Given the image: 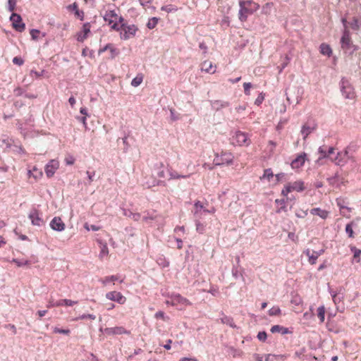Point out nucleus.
Instances as JSON below:
<instances>
[{
    "label": "nucleus",
    "instance_id": "nucleus-1",
    "mask_svg": "<svg viewBox=\"0 0 361 361\" xmlns=\"http://www.w3.org/2000/svg\"><path fill=\"white\" fill-rule=\"evenodd\" d=\"M238 18L241 22H245L247 17L257 11L259 5L252 0H243L239 2Z\"/></svg>",
    "mask_w": 361,
    "mask_h": 361
},
{
    "label": "nucleus",
    "instance_id": "nucleus-2",
    "mask_svg": "<svg viewBox=\"0 0 361 361\" xmlns=\"http://www.w3.org/2000/svg\"><path fill=\"white\" fill-rule=\"evenodd\" d=\"M234 155L228 150H221L214 154V164L215 166H231L234 163Z\"/></svg>",
    "mask_w": 361,
    "mask_h": 361
},
{
    "label": "nucleus",
    "instance_id": "nucleus-3",
    "mask_svg": "<svg viewBox=\"0 0 361 361\" xmlns=\"http://www.w3.org/2000/svg\"><path fill=\"white\" fill-rule=\"evenodd\" d=\"M104 20L111 28L116 31H119L118 25L124 21L122 16H119L114 10H107L104 15Z\"/></svg>",
    "mask_w": 361,
    "mask_h": 361
},
{
    "label": "nucleus",
    "instance_id": "nucleus-4",
    "mask_svg": "<svg viewBox=\"0 0 361 361\" xmlns=\"http://www.w3.org/2000/svg\"><path fill=\"white\" fill-rule=\"evenodd\" d=\"M120 38L123 40H128L135 36L138 27L134 24H128L124 21L118 25Z\"/></svg>",
    "mask_w": 361,
    "mask_h": 361
},
{
    "label": "nucleus",
    "instance_id": "nucleus-5",
    "mask_svg": "<svg viewBox=\"0 0 361 361\" xmlns=\"http://www.w3.org/2000/svg\"><path fill=\"white\" fill-rule=\"evenodd\" d=\"M354 152L353 147L349 146L343 152H338L334 159L331 158V159L338 165H343L347 161V159L355 162L356 159L354 156Z\"/></svg>",
    "mask_w": 361,
    "mask_h": 361
},
{
    "label": "nucleus",
    "instance_id": "nucleus-6",
    "mask_svg": "<svg viewBox=\"0 0 361 361\" xmlns=\"http://www.w3.org/2000/svg\"><path fill=\"white\" fill-rule=\"evenodd\" d=\"M306 189L305 183L301 180H296L294 182H289L286 184L281 191V195L287 197L288 194L292 192H302Z\"/></svg>",
    "mask_w": 361,
    "mask_h": 361
},
{
    "label": "nucleus",
    "instance_id": "nucleus-7",
    "mask_svg": "<svg viewBox=\"0 0 361 361\" xmlns=\"http://www.w3.org/2000/svg\"><path fill=\"white\" fill-rule=\"evenodd\" d=\"M341 92L345 99H353L355 97L354 89L347 80H342Z\"/></svg>",
    "mask_w": 361,
    "mask_h": 361
},
{
    "label": "nucleus",
    "instance_id": "nucleus-8",
    "mask_svg": "<svg viewBox=\"0 0 361 361\" xmlns=\"http://www.w3.org/2000/svg\"><path fill=\"white\" fill-rule=\"evenodd\" d=\"M170 304L172 306H181L185 307L192 305L191 302L187 298L181 296L180 294H173L171 297Z\"/></svg>",
    "mask_w": 361,
    "mask_h": 361
},
{
    "label": "nucleus",
    "instance_id": "nucleus-9",
    "mask_svg": "<svg viewBox=\"0 0 361 361\" xmlns=\"http://www.w3.org/2000/svg\"><path fill=\"white\" fill-rule=\"evenodd\" d=\"M105 297L106 299L116 302L120 305H123L126 302V298L118 291L113 290L106 293Z\"/></svg>",
    "mask_w": 361,
    "mask_h": 361
},
{
    "label": "nucleus",
    "instance_id": "nucleus-10",
    "mask_svg": "<svg viewBox=\"0 0 361 361\" xmlns=\"http://www.w3.org/2000/svg\"><path fill=\"white\" fill-rule=\"evenodd\" d=\"M233 140L239 146H248L250 145L251 141L248 135L244 132L237 131L233 136Z\"/></svg>",
    "mask_w": 361,
    "mask_h": 361
},
{
    "label": "nucleus",
    "instance_id": "nucleus-11",
    "mask_svg": "<svg viewBox=\"0 0 361 361\" xmlns=\"http://www.w3.org/2000/svg\"><path fill=\"white\" fill-rule=\"evenodd\" d=\"M59 168V161L56 159L50 160L45 166L44 171L47 178H51Z\"/></svg>",
    "mask_w": 361,
    "mask_h": 361
},
{
    "label": "nucleus",
    "instance_id": "nucleus-12",
    "mask_svg": "<svg viewBox=\"0 0 361 361\" xmlns=\"http://www.w3.org/2000/svg\"><path fill=\"white\" fill-rule=\"evenodd\" d=\"M342 21H343L345 30H344L343 36H342L341 39V47L343 49H348L350 48V43H351V38H350V32H349V30L347 28V25H346L347 21H346V20L345 18H343L342 20Z\"/></svg>",
    "mask_w": 361,
    "mask_h": 361
},
{
    "label": "nucleus",
    "instance_id": "nucleus-13",
    "mask_svg": "<svg viewBox=\"0 0 361 361\" xmlns=\"http://www.w3.org/2000/svg\"><path fill=\"white\" fill-rule=\"evenodd\" d=\"M10 19L12 22L13 27L16 30L23 32L25 30V25L23 23L20 15L13 13Z\"/></svg>",
    "mask_w": 361,
    "mask_h": 361
},
{
    "label": "nucleus",
    "instance_id": "nucleus-14",
    "mask_svg": "<svg viewBox=\"0 0 361 361\" xmlns=\"http://www.w3.org/2000/svg\"><path fill=\"white\" fill-rule=\"evenodd\" d=\"M91 25L90 23L83 24L81 30L76 35V39L80 42H83L90 35L91 31Z\"/></svg>",
    "mask_w": 361,
    "mask_h": 361
},
{
    "label": "nucleus",
    "instance_id": "nucleus-15",
    "mask_svg": "<svg viewBox=\"0 0 361 361\" xmlns=\"http://www.w3.org/2000/svg\"><path fill=\"white\" fill-rule=\"evenodd\" d=\"M324 250L319 251L310 250L307 249L305 251V255L308 257V262L311 264H314L317 262L318 257L324 253Z\"/></svg>",
    "mask_w": 361,
    "mask_h": 361
},
{
    "label": "nucleus",
    "instance_id": "nucleus-16",
    "mask_svg": "<svg viewBox=\"0 0 361 361\" xmlns=\"http://www.w3.org/2000/svg\"><path fill=\"white\" fill-rule=\"evenodd\" d=\"M29 218L31 220L32 224L34 226H41L44 224V221L40 216L39 211L37 209L30 212Z\"/></svg>",
    "mask_w": 361,
    "mask_h": 361
},
{
    "label": "nucleus",
    "instance_id": "nucleus-17",
    "mask_svg": "<svg viewBox=\"0 0 361 361\" xmlns=\"http://www.w3.org/2000/svg\"><path fill=\"white\" fill-rule=\"evenodd\" d=\"M200 69L202 72L214 74L216 72V66H214L212 61L205 60L201 63Z\"/></svg>",
    "mask_w": 361,
    "mask_h": 361
},
{
    "label": "nucleus",
    "instance_id": "nucleus-18",
    "mask_svg": "<svg viewBox=\"0 0 361 361\" xmlns=\"http://www.w3.org/2000/svg\"><path fill=\"white\" fill-rule=\"evenodd\" d=\"M51 228L57 231H62L65 229V224L60 217H54L50 222Z\"/></svg>",
    "mask_w": 361,
    "mask_h": 361
},
{
    "label": "nucleus",
    "instance_id": "nucleus-19",
    "mask_svg": "<svg viewBox=\"0 0 361 361\" xmlns=\"http://www.w3.org/2000/svg\"><path fill=\"white\" fill-rule=\"evenodd\" d=\"M306 154L305 152L299 154L297 156V157L292 161L291 162V167L293 169H298L302 167L306 160Z\"/></svg>",
    "mask_w": 361,
    "mask_h": 361
},
{
    "label": "nucleus",
    "instance_id": "nucleus-20",
    "mask_svg": "<svg viewBox=\"0 0 361 361\" xmlns=\"http://www.w3.org/2000/svg\"><path fill=\"white\" fill-rule=\"evenodd\" d=\"M118 280L120 281V283L123 281V279H120V276L118 275H111L101 278L99 281L102 283L103 286H106L110 283H113L114 284L115 281Z\"/></svg>",
    "mask_w": 361,
    "mask_h": 361
},
{
    "label": "nucleus",
    "instance_id": "nucleus-21",
    "mask_svg": "<svg viewBox=\"0 0 361 361\" xmlns=\"http://www.w3.org/2000/svg\"><path fill=\"white\" fill-rule=\"evenodd\" d=\"M106 51H109L110 52V57L111 59H114L116 56H117L119 54V50L117 49L114 44H108L103 48L100 49L99 50V54H101L102 52H104Z\"/></svg>",
    "mask_w": 361,
    "mask_h": 361
},
{
    "label": "nucleus",
    "instance_id": "nucleus-22",
    "mask_svg": "<svg viewBox=\"0 0 361 361\" xmlns=\"http://www.w3.org/2000/svg\"><path fill=\"white\" fill-rule=\"evenodd\" d=\"M106 331L109 334H129L130 332L127 331L124 327L123 326H116L112 327L106 329Z\"/></svg>",
    "mask_w": 361,
    "mask_h": 361
},
{
    "label": "nucleus",
    "instance_id": "nucleus-23",
    "mask_svg": "<svg viewBox=\"0 0 361 361\" xmlns=\"http://www.w3.org/2000/svg\"><path fill=\"white\" fill-rule=\"evenodd\" d=\"M68 9L69 11H73L75 12V16L79 18L81 20L84 18V12L82 11H80L78 8V5L77 3H73L68 6Z\"/></svg>",
    "mask_w": 361,
    "mask_h": 361
},
{
    "label": "nucleus",
    "instance_id": "nucleus-24",
    "mask_svg": "<svg viewBox=\"0 0 361 361\" xmlns=\"http://www.w3.org/2000/svg\"><path fill=\"white\" fill-rule=\"evenodd\" d=\"M310 214L312 215H317L323 219H326L329 216V212L320 208H313L310 210Z\"/></svg>",
    "mask_w": 361,
    "mask_h": 361
},
{
    "label": "nucleus",
    "instance_id": "nucleus-25",
    "mask_svg": "<svg viewBox=\"0 0 361 361\" xmlns=\"http://www.w3.org/2000/svg\"><path fill=\"white\" fill-rule=\"evenodd\" d=\"M315 129L314 126H310L307 123H305L302 126L301 129V134L303 135V139L305 140L307 137L314 131Z\"/></svg>",
    "mask_w": 361,
    "mask_h": 361
},
{
    "label": "nucleus",
    "instance_id": "nucleus-26",
    "mask_svg": "<svg viewBox=\"0 0 361 361\" xmlns=\"http://www.w3.org/2000/svg\"><path fill=\"white\" fill-rule=\"evenodd\" d=\"M270 331L273 334L279 333L281 334H287L290 333V331H289V329L288 328L280 326V325H274V326H271Z\"/></svg>",
    "mask_w": 361,
    "mask_h": 361
},
{
    "label": "nucleus",
    "instance_id": "nucleus-27",
    "mask_svg": "<svg viewBox=\"0 0 361 361\" xmlns=\"http://www.w3.org/2000/svg\"><path fill=\"white\" fill-rule=\"evenodd\" d=\"M357 227V224L355 221H352L350 223L348 224L345 226V232L348 234V237L350 238H353L355 237L353 228Z\"/></svg>",
    "mask_w": 361,
    "mask_h": 361
},
{
    "label": "nucleus",
    "instance_id": "nucleus-28",
    "mask_svg": "<svg viewBox=\"0 0 361 361\" xmlns=\"http://www.w3.org/2000/svg\"><path fill=\"white\" fill-rule=\"evenodd\" d=\"M320 52L323 55L330 56L332 54V49L329 44L322 43L320 45Z\"/></svg>",
    "mask_w": 361,
    "mask_h": 361
},
{
    "label": "nucleus",
    "instance_id": "nucleus-29",
    "mask_svg": "<svg viewBox=\"0 0 361 361\" xmlns=\"http://www.w3.org/2000/svg\"><path fill=\"white\" fill-rule=\"evenodd\" d=\"M28 174L30 177L32 176L36 180L42 178L43 175L42 171L37 169L36 167H34L32 170H30Z\"/></svg>",
    "mask_w": 361,
    "mask_h": 361
},
{
    "label": "nucleus",
    "instance_id": "nucleus-30",
    "mask_svg": "<svg viewBox=\"0 0 361 361\" xmlns=\"http://www.w3.org/2000/svg\"><path fill=\"white\" fill-rule=\"evenodd\" d=\"M11 262L15 263L18 267L30 265V262L24 259H13Z\"/></svg>",
    "mask_w": 361,
    "mask_h": 361
},
{
    "label": "nucleus",
    "instance_id": "nucleus-31",
    "mask_svg": "<svg viewBox=\"0 0 361 361\" xmlns=\"http://www.w3.org/2000/svg\"><path fill=\"white\" fill-rule=\"evenodd\" d=\"M190 175H180L176 171H172L169 173V180L171 179H180V178H188Z\"/></svg>",
    "mask_w": 361,
    "mask_h": 361
},
{
    "label": "nucleus",
    "instance_id": "nucleus-32",
    "mask_svg": "<svg viewBox=\"0 0 361 361\" xmlns=\"http://www.w3.org/2000/svg\"><path fill=\"white\" fill-rule=\"evenodd\" d=\"M143 80V75L137 74L135 78H133L131 81V85L133 87L139 86Z\"/></svg>",
    "mask_w": 361,
    "mask_h": 361
},
{
    "label": "nucleus",
    "instance_id": "nucleus-33",
    "mask_svg": "<svg viewBox=\"0 0 361 361\" xmlns=\"http://www.w3.org/2000/svg\"><path fill=\"white\" fill-rule=\"evenodd\" d=\"M158 22H159L158 18H156V17L151 18L149 19V20L147 23V27L150 30L154 29L157 26Z\"/></svg>",
    "mask_w": 361,
    "mask_h": 361
},
{
    "label": "nucleus",
    "instance_id": "nucleus-34",
    "mask_svg": "<svg viewBox=\"0 0 361 361\" xmlns=\"http://www.w3.org/2000/svg\"><path fill=\"white\" fill-rule=\"evenodd\" d=\"M350 27L355 30H358L361 27V18H354L350 23Z\"/></svg>",
    "mask_w": 361,
    "mask_h": 361
},
{
    "label": "nucleus",
    "instance_id": "nucleus-35",
    "mask_svg": "<svg viewBox=\"0 0 361 361\" xmlns=\"http://www.w3.org/2000/svg\"><path fill=\"white\" fill-rule=\"evenodd\" d=\"M317 317H319L320 322L323 323L325 319V308L324 306L319 307L317 309Z\"/></svg>",
    "mask_w": 361,
    "mask_h": 361
},
{
    "label": "nucleus",
    "instance_id": "nucleus-36",
    "mask_svg": "<svg viewBox=\"0 0 361 361\" xmlns=\"http://www.w3.org/2000/svg\"><path fill=\"white\" fill-rule=\"evenodd\" d=\"M276 147V143L272 140L269 141L266 150L268 152L269 155L273 154L274 152L275 148Z\"/></svg>",
    "mask_w": 361,
    "mask_h": 361
},
{
    "label": "nucleus",
    "instance_id": "nucleus-37",
    "mask_svg": "<svg viewBox=\"0 0 361 361\" xmlns=\"http://www.w3.org/2000/svg\"><path fill=\"white\" fill-rule=\"evenodd\" d=\"M281 314V310L278 306H274L269 310L270 316H279Z\"/></svg>",
    "mask_w": 361,
    "mask_h": 361
},
{
    "label": "nucleus",
    "instance_id": "nucleus-38",
    "mask_svg": "<svg viewBox=\"0 0 361 361\" xmlns=\"http://www.w3.org/2000/svg\"><path fill=\"white\" fill-rule=\"evenodd\" d=\"M109 254V249L107 247L106 243H103L101 245V251L99 254L100 258H103L104 257H106Z\"/></svg>",
    "mask_w": 361,
    "mask_h": 361
},
{
    "label": "nucleus",
    "instance_id": "nucleus-39",
    "mask_svg": "<svg viewBox=\"0 0 361 361\" xmlns=\"http://www.w3.org/2000/svg\"><path fill=\"white\" fill-rule=\"evenodd\" d=\"M273 176H274V173L272 172V170L271 169H267L264 170V174H263L262 177H261V179L266 178L268 180H269L271 179V178H272Z\"/></svg>",
    "mask_w": 361,
    "mask_h": 361
},
{
    "label": "nucleus",
    "instance_id": "nucleus-40",
    "mask_svg": "<svg viewBox=\"0 0 361 361\" xmlns=\"http://www.w3.org/2000/svg\"><path fill=\"white\" fill-rule=\"evenodd\" d=\"M53 331L54 333L55 334H62L65 335H69L71 333V331L69 329H63L59 327H54Z\"/></svg>",
    "mask_w": 361,
    "mask_h": 361
},
{
    "label": "nucleus",
    "instance_id": "nucleus-41",
    "mask_svg": "<svg viewBox=\"0 0 361 361\" xmlns=\"http://www.w3.org/2000/svg\"><path fill=\"white\" fill-rule=\"evenodd\" d=\"M271 357H274V358H277V357H280V358H286L287 356L285 355H273V354H267L265 357V361H273L272 359H271Z\"/></svg>",
    "mask_w": 361,
    "mask_h": 361
},
{
    "label": "nucleus",
    "instance_id": "nucleus-42",
    "mask_svg": "<svg viewBox=\"0 0 361 361\" xmlns=\"http://www.w3.org/2000/svg\"><path fill=\"white\" fill-rule=\"evenodd\" d=\"M154 317L156 319H161L162 320L164 321H167L169 320V317H166L165 316V314L164 312L162 311H159L157 312L155 314H154Z\"/></svg>",
    "mask_w": 361,
    "mask_h": 361
},
{
    "label": "nucleus",
    "instance_id": "nucleus-43",
    "mask_svg": "<svg viewBox=\"0 0 361 361\" xmlns=\"http://www.w3.org/2000/svg\"><path fill=\"white\" fill-rule=\"evenodd\" d=\"M16 6V0H8V8L10 12H13Z\"/></svg>",
    "mask_w": 361,
    "mask_h": 361
},
{
    "label": "nucleus",
    "instance_id": "nucleus-44",
    "mask_svg": "<svg viewBox=\"0 0 361 361\" xmlns=\"http://www.w3.org/2000/svg\"><path fill=\"white\" fill-rule=\"evenodd\" d=\"M221 322L223 323H226V324H228L231 327H235V324H233V319H231L230 317H225L221 319Z\"/></svg>",
    "mask_w": 361,
    "mask_h": 361
},
{
    "label": "nucleus",
    "instance_id": "nucleus-45",
    "mask_svg": "<svg viewBox=\"0 0 361 361\" xmlns=\"http://www.w3.org/2000/svg\"><path fill=\"white\" fill-rule=\"evenodd\" d=\"M161 10L164 11H166L167 13H171V12L177 11V8H173L171 5H168V6H162L161 8Z\"/></svg>",
    "mask_w": 361,
    "mask_h": 361
},
{
    "label": "nucleus",
    "instance_id": "nucleus-46",
    "mask_svg": "<svg viewBox=\"0 0 361 361\" xmlns=\"http://www.w3.org/2000/svg\"><path fill=\"white\" fill-rule=\"evenodd\" d=\"M85 319H90L92 320H94L96 319V316L92 314H82V315L80 316L78 318H77L75 320Z\"/></svg>",
    "mask_w": 361,
    "mask_h": 361
},
{
    "label": "nucleus",
    "instance_id": "nucleus-47",
    "mask_svg": "<svg viewBox=\"0 0 361 361\" xmlns=\"http://www.w3.org/2000/svg\"><path fill=\"white\" fill-rule=\"evenodd\" d=\"M244 92L246 95L250 94V88L252 87V84L250 82H244L243 84Z\"/></svg>",
    "mask_w": 361,
    "mask_h": 361
},
{
    "label": "nucleus",
    "instance_id": "nucleus-48",
    "mask_svg": "<svg viewBox=\"0 0 361 361\" xmlns=\"http://www.w3.org/2000/svg\"><path fill=\"white\" fill-rule=\"evenodd\" d=\"M64 161L67 165H73L75 163V159L73 156L68 155L66 157Z\"/></svg>",
    "mask_w": 361,
    "mask_h": 361
},
{
    "label": "nucleus",
    "instance_id": "nucleus-49",
    "mask_svg": "<svg viewBox=\"0 0 361 361\" xmlns=\"http://www.w3.org/2000/svg\"><path fill=\"white\" fill-rule=\"evenodd\" d=\"M84 228L87 230V231H90V230H92V231H99L100 229V227L99 226H97L95 225H89L87 223H85V225H84Z\"/></svg>",
    "mask_w": 361,
    "mask_h": 361
},
{
    "label": "nucleus",
    "instance_id": "nucleus-50",
    "mask_svg": "<svg viewBox=\"0 0 361 361\" xmlns=\"http://www.w3.org/2000/svg\"><path fill=\"white\" fill-rule=\"evenodd\" d=\"M39 33V30L36 29H32L30 30V35L32 37V39L34 40H37L38 39Z\"/></svg>",
    "mask_w": 361,
    "mask_h": 361
},
{
    "label": "nucleus",
    "instance_id": "nucleus-51",
    "mask_svg": "<svg viewBox=\"0 0 361 361\" xmlns=\"http://www.w3.org/2000/svg\"><path fill=\"white\" fill-rule=\"evenodd\" d=\"M327 149H328V147L324 145L322 146L319 148V152L321 154L322 157H327Z\"/></svg>",
    "mask_w": 361,
    "mask_h": 361
},
{
    "label": "nucleus",
    "instance_id": "nucleus-52",
    "mask_svg": "<svg viewBox=\"0 0 361 361\" xmlns=\"http://www.w3.org/2000/svg\"><path fill=\"white\" fill-rule=\"evenodd\" d=\"M82 55L83 56H92L93 51L92 50H90L89 48L85 47L82 51Z\"/></svg>",
    "mask_w": 361,
    "mask_h": 361
},
{
    "label": "nucleus",
    "instance_id": "nucleus-53",
    "mask_svg": "<svg viewBox=\"0 0 361 361\" xmlns=\"http://www.w3.org/2000/svg\"><path fill=\"white\" fill-rule=\"evenodd\" d=\"M13 63L18 66H22L24 63V61L21 57L16 56L13 59Z\"/></svg>",
    "mask_w": 361,
    "mask_h": 361
},
{
    "label": "nucleus",
    "instance_id": "nucleus-54",
    "mask_svg": "<svg viewBox=\"0 0 361 361\" xmlns=\"http://www.w3.org/2000/svg\"><path fill=\"white\" fill-rule=\"evenodd\" d=\"M267 335L265 331H260L257 334V338L261 341H265L267 339Z\"/></svg>",
    "mask_w": 361,
    "mask_h": 361
},
{
    "label": "nucleus",
    "instance_id": "nucleus-55",
    "mask_svg": "<svg viewBox=\"0 0 361 361\" xmlns=\"http://www.w3.org/2000/svg\"><path fill=\"white\" fill-rule=\"evenodd\" d=\"M264 99V94L260 93L257 98L255 99V104L257 106L260 105Z\"/></svg>",
    "mask_w": 361,
    "mask_h": 361
},
{
    "label": "nucleus",
    "instance_id": "nucleus-56",
    "mask_svg": "<svg viewBox=\"0 0 361 361\" xmlns=\"http://www.w3.org/2000/svg\"><path fill=\"white\" fill-rule=\"evenodd\" d=\"M63 305L65 306H73L78 303V301L71 300L69 299H63Z\"/></svg>",
    "mask_w": 361,
    "mask_h": 361
},
{
    "label": "nucleus",
    "instance_id": "nucleus-57",
    "mask_svg": "<svg viewBox=\"0 0 361 361\" xmlns=\"http://www.w3.org/2000/svg\"><path fill=\"white\" fill-rule=\"evenodd\" d=\"M86 174L87 175V177H88V181H89L88 183L90 184L94 180V176L95 175V172L94 171L90 172L89 171H87Z\"/></svg>",
    "mask_w": 361,
    "mask_h": 361
},
{
    "label": "nucleus",
    "instance_id": "nucleus-58",
    "mask_svg": "<svg viewBox=\"0 0 361 361\" xmlns=\"http://www.w3.org/2000/svg\"><path fill=\"white\" fill-rule=\"evenodd\" d=\"M216 166L214 164V163L212 164H207V163H204L202 164V168H204V169H208V170H213L214 169Z\"/></svg>",
    "mask_w": 361,
    "mask_h": 361
},
{
    "label": "nucleus",
    "instance_id": "nucleus-59",
    "mask_svg": "<svg viewBox=\"0 0 361 361\" xmlns=\"http://www.w3.org/2000/svg\"><path fill=\"white\" fill-rule=\"evenodd\" d=\"M56 302L52 298H51L47 305V308H52L55 307Z\"/></svg>",
    "mask_w": 361,
    "mask_h": 361
},
{
    "label": "nucleus",
    "instance_id": "nucleus-60",
    "mask_svg": "<svg viewBox=\"0 0 361 361\" xmlns=\"http://www.w3.org/2000/svg\"><path fill=\"white\" fill-rule=\"evenodd\" d=\"M361 254V250H355V252H354V259H357V262H360V255Z\"/></svg>",
    "mask_w": 361,
    "mask_h": 361
},
{
    "label": "nucleus",
    "instance_id": "nucleus-61",
    "mask_svg": "<svg viewBox=\"0 0 361 361\" xmlns=\"http://www.w3.org/2000/svg\"><path fill=\"white\" fill-rule=\"evenodd\" d=\"M78 120L80 121L84 126V127L85 128H87V117L86 116H82L81 118H78Z\"/></svg>",
    "mask_w": 361,
    "mask_h": 361
},
{
    "label": "nucleus",
    "instance_id": "nucleus-62",
    "mask_svg": "<svg viewBox=\"0 0 361 361\" xmlns=\"http://www.w3.org/2000/svg\"><path fill=\"white\" fill-rule=\"evenodd\" d=\"M334 153V148L333 147H328L326 157H329L331 159V155Z\"/></svg>",
    "mask_w": 361,
    "mask_h": 361
},
{
    "label": "nucleus",
    "instance_id": "nucleus-63",
    "mask_svg": "<svg viewBox=\"0 0 361 361\" xmlns=\"http://www.w3.org/2000/svg\"><path fill=\"white\" fill-rule=\"evenodd\" d=\"M68 102H69V104H71V106L72 107H73V106H74V105L75 104L76 100H75V99L73 97H71L69 98V99H68Z\"/></svg>",
    "mask_w": 361,
    "mask_h": 361
},
{
    "label": "nucleus",
    "instance_id": "nucleus-64",
    "mask_svg": "<svg viewBox=\"0 0 361 361\" xmlns=\"http://www.w3.org/2000/svg\"><path fill=\"white\" fill-rule=\"evenodd\" d=\"M253 357L256 361H262L263 357L259 354H255Z\"/></svg>",
    "mask_w": 361,
    "mask_h": 361
}]
</instances>
